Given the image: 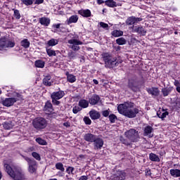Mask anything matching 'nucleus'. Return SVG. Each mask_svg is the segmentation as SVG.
Segmentation results:
<instances>
[{
  "label": "nucleus",
  "mask_w": 180,
  "mask_h": 180,
  "mask_svg": "<svg viewBox=\"0 0 180 180\" xmlns=\"http://www.w3.org/2000/svg\"><path fill=\"white\" fill-rule=\"evenodd\" d=\"M136 104L134 103L127 101L124 103L120 104L117 106V111L120 115L128 117V119H134L137 117V115L141 112L137 108H134Z\"/></svg>",
  "instance_id": "obj_1"
},
{
  "label": "nucleus",
  "mask_w": 180,
  "mask_h": 180,
  "mask_svg": "<svg viewBox=\"0 0 180 180\" xmlns=\"http://www.w3.org/2000/svg\"><path fill=\"white\" fill-rule=\"evenodd\" d=\"M4 167L6 172H7L8 175L13 178V179L27 180L25 174L16 170L15 167H12L9 164L4 163Z\"/></svg>",
  "instance_id": "obj_2"
},
{
  "label": "nucleus",
  "mask_w": 180,
  "mask_h": 180,
  "mask_svg": "<svg viewBox=\"0 0 180 180\" xmlns=\"http://www.w3.org/2000/svg\"><path fill=\"white\" fill-rule=\"evenodd\" d=\"M102 57L105 67L108 68H115V67H117L119 64L122 63V61L118 63L117 58L113 57L110 53H104L102 54Z\"/></svg>",
  "instance_id": "obj_3"
},
{
  "label": "nucleus",
  "mask_w": 180,
  "mask_h": 180,
  "mask_svg": "<svg viewBox=\"0 0 180 180\" xmlns=\"http://www.w3.org/2000/svg\"><path fill=\"white\" fill-rule=\"evenodd\" d=\"M48 124L49 122L46 118L43 117H37L34 118L32 121L33 127L35 128V129L37 130L38 131H40L41 130H44V129H46Z\"/></svg>",
  "instance_id": "obj_4"
},
{
  "label": "nucleus",
  "mask_w": 180,
  "mask_h": 180,
  "mask_svg": "<svg viewBox=\"0 0 180 180\" xmlns=\"http://www.w3.org/2000/svg\"><path fill=\"white\" fill-rule=\"evenodd\" d=\"M125 136L128 138L131 143H137L140 139V135L139 134V131L134 129H130L125 132Z\"/></svg>",
  "instance_id": "obj_5"
},
{
  "label": "nucleus",
  "mask_w": 180,
  "mask_h": 180,
  "mask_svg": "<svg viewBox=\"0 0 180 180\" xmlns=\"http://www.w3.org/2000/svg\"><path fill=\"white\" fill-rule=\"evenodd\" d=\"M24 160L28 164V172L30 174H36L37 171V162L34 159L30 158L29 157H24Z\"/></svg>",
  "instance_id": "obj_6"
},
{
  "label": "nucleus",
  "mask_w": 180,
  "mask_h": 180,
  "mask_svg": "<svg viewBox=\"0 0 180 180\" xmlns=\"http://www.w3.org/2000/svg\"><path fill=\"white\" fill-rule=\"evenodd\" d=\"M68 43L69 44H72L70 46V49H72V50H73V51H78L79 50V49H81V47H79V46H82V44H84V42H82V41H79L77 39H72L68 40Z\"/></svg>",
  "instance_id": "obj_7"
},
{
  "label": "nucleus",
  "mask_w": 180,
  "mask_h": 180,
  "mask_svg": "<svg viewBox=\"0 0 180 180\" xmlns=\"http://www.w3.org/2000/svg\"><path fill=\"white\" fill-rule=\"evenodd\" d=\"M127 87L133 91V92H136L137 88H139V81H137V77H131L128 79Z\"/></svg>",
  "instance_id": "obj_8"
},
{
  "label": "nucleus",
  "mask_w": 180,
  "mask_h": 180,
  "mask_svg": "<svg viewBox=\"0 0 180 180\" xmlns=\"http://www.w3.org/2000/svg\"><path fill=\"white\" fill-rule=\"evenodd\" d=\"M43 111L45 112L46 115H53V112H54V108H53V104L51 103V101L50 100L46 101L45 105L43 107Z\"/></svg>",
  "instance_id": "obj_9"
},
{
  "label": "nucleus",
  "mask_w": 180,
  "mask_h": 180,
  "mask_svg": "<svg viewBox=\"0 0 180 180\" xmlns=\"http://www.w3.org/2000/svg\"><path fill=\"white\" fill-rule=\"evenodd\" d=\"M65 95V93L64 92V91H63L60 88H58V91H53L51 94V98L60 100V99H63V98H64Z\"/></svg>",
  "instance_id": "obj_10"
},
{
  "label": "nucleus",
  "mask_w": 180,
  "mask_h": 180,
  "mask_svg": "<svg viewBox=\"0 0 180 180\" xmlns=\"http://www.w3.org/2000/svg\"><path fill=\"white\" fill-rule=\"evenodd\" d=\"M94 150H102L103 147V139L101 138H95L94 141H93Z\"/></svg>",
  "instance_id": "obj_11"
},
{
  "label": "nucleus",
  "mask_w": 180,
  "mask_h": 180,
  "mask_svg": "<svg viewBox=\"0 0 180 180\" xmlns=\"http://www.w3.org/2000/svg\"><path fill=\"white\" fill-rule=\"evenodd\" d=\"M16 98H6L3 101V105L6 106V108H10V106H13L16 103Z\"/></svg>",
  "instance_id": "obj_12"
},
{
  "label": "nucleus",
  "mask_w": 180,
  "mask_h": 180,
  "mask_svg": "<svg viewBox=\"0 0 180 180\" xmlns=\"http://www.w3.org/2000/svg\"><path fill=\"white\" fill-rule=\"evenodd\" d=\"M101 101V97L98 94H93L89 98V103L91 105H98L99 103V101Z\"/></svg>",
  "instance_id": "obj_13"
},
{
  "label": "nucleus",
  "mask_w": 180,
  "mask_h": 180,
  "mask_svg": "<svg viewBox=\"0 0 180 180\" xmlns=\"http://www.w3.org/2000/svg\"><path fill=\"white\" fill-rule=\"evenodd\" d=\"M34 0H21L22 4L26 6H29L30 5H33V1ZM44 2V0H35L34 5H41Z\"/></svg>",
  "instance_id": "obj_14"
},
{
  "label": "nucleus",
  "mask_w": 180,
  "mask_h": 180,
  "mask_svg": "<svg viewBox=\"0 0 180 180\" xmlns=\"http://www.w3.org/2000/svg\"><path fill=\"white\" fill-rule=\"evenodd\" d=\"M146 91L152 96H160V89L158 87L146 88Z\"/></svg>",
  "instance_id": "obj_15"
},
{
  "label": "nucleus",
  "mask_w": 180,
  "mask_h": 180,
  "mask_svg": "<svg viewBox=\"0 0 180 180\" xmlns=\"http://www.w3.org/2000/svg\"><path fill=\"white\" fill-rule=\"evenodd\" d=\"M153 131H154V129L153 128V127L148 125L144 128L143 136H148L149 139H151L154 136L153 134L151 135V133H153Z\"/></svg>",
  "instance_id": "obj_16"
},
{
  "label": "nucleus",
  "mask_w": 180,
  "mask_h": 180,
  "mask_svg": "<svg viewBox=\"0 0 180 180\" xmlns=\"http://www.w3.org/2000/svg\"><path fill=\"white\" fill-rule=\"evenodd\" d=\"M78 14L83 18H91L92 16V13L89 9H81L78 11Z\"/></svg>",
  "instance_id": "obj_17"
},
{
  "label": "nucleus",
  "mask_w": 180,
  "mask_h": 180,
  "mask_svg": "<svg viewBox=\"0 0 180 180\" xmlns=\"http://www.w3.org/2000/svg\"><path fill=\"white\" fill-rule=\"evenodd\" d=\"M89 114L91 120H98V119H101V113L96 110H90Z\"/></svg>",
  "instance_id": "obj_18"
},
{
  "label": "nucleus",
  "mask_w": 180,
  "mask_h": 180,
  "mask_svg": "<svg viewBox=\"0 0 180 180\" xmlns=\"http://www.w3.org/2000/svg\"><path fill=\"white\" fill-rule=\"evenodd\" d=\"M83 139L84 140H85V141H88L89 143H94L95 139H96V135L91 133H87L84 135Z\"/></svg>",
  "instance_id": "obj_19"
},
{
  "label": "nucleus",
  "mask_w": 180,
  "mask_h": 180,
  "mask_svg": "<svg viewBox=\"0 0 180 180\" xmlns=\"http://www.w3.org/2000/svg\"><path fill=\"white\" fill-rule=\"evenodd\" d=\"M46 54L49 56V57H56L57 56V53H60V51H54L53 48H49L48 46L45 47Z\"/></svg>",
  "instance_id": "obj_20"
},
{
  "label": "nucleus",
  "mask_w": 180,
  "mask_h": 180,
  "mask_svg": "<svg viewBox=\"0 0 180 180\" xmlns=\"http://www.w3.org/2000/svg\"><path fill=\"white\" fill-rule=\"evenodd\" d=\"M42 82L45 86H51L53 85V82L51 81V75H47L46 76H44Z\"/></svg>",
  "instance_id": "obj_21"
},
{
  "label": "nucleus",
  "mask_w": 180,
  "mask_h": 180,
  "mask_svg": "<svg viewBox=\"0 0 180 180\" xmlns=\"http://www.w3.org/2000/svg\"><path fill=\"white\" fill-rule=\"evenodd\" d=\"M134 31L135 33H138V34H140V36H146V33H147V31H146V29H144L142 26H135L134 28Z\"/></svg>",
  "instance_id": "obj_22"
},
{
  "label": "nucleus",
  "mask_w": 180,
  "mask_h": 180,
  "mask_svg": "<svg viewBox=\"0 0 180 180\" xmlns=\"http://www.w3.org/2000/svg\"><path fill=\"white\" fill-rule=\"evenodd\" d=\"M169 115V112L167 111V110L162 108V112L160 110L157 112V116L159 117V119H162V120H164L165 117H167Z\"/></svg>",
  "instance_id": "obj_23"
},
{
  "label": "nucleus",
  "mask_w": 180,
  "mask_h": 180,
  "mask_svg": "<svg viewBox=\"0 0 180 180\" xmlns=\"http://www.w3.org/2000/svg\"><path fill=\"white\" fill-rule=\"evenodd\" d=\"M51 20L50 18L46 17H41L39 19V22L42 26H49L50 25Z\"/></svg>",
  "instance_id": "obj_24"
},
{
  "label": "nucleus",
  "mask_w": 180,
  "mask_h": 180,
  "mask_svg": "<svg viewBox=\"0 0 180 180\" xmlns=\"http://www.w3.org/2000/svg\"><path fill=\"white\" fill-rule=\"evenodd\" d=\"M65 75L67 77L68 82H70V84H74V82L77 81V77L74 75L70 74V72H66Z\"/></svg>",
  "instance_id": "obj_25"
},
{
  "label": "nucleus",
  "mask_w": 180,
  "mask_h": 180,
  "mask_svg": "<svg viewBox=\"0 0 180 180\" xmlns=\"http://www.w3.org/2000/svg\"><path fill=\"white\" fill-rule=\"evenodd\" d=\"M6 43H8V38L5 37L0 38V51L6 49Z\"/></svg>",
  "instance_id": "obj_26"
},
{
  "label": "nucleus",
  "mask_w": 180,
  "mask_h": 180,
  "mask_svg": "<svg viewBox=\"0 0 180 180\" xmlns=\"http://www.w3.org/2000/svg\"><path fill=\"white\" fill-rule=\"evenodd\" d=\"M57 44H58V40L53 38L47 41L46 47H54V46H57Z\"/></svg>",
  "instance_id": "obj_27"
},
{
  "label": "nucleus",
  "mask_w": 180,
  "mask_h": 180,
  "mask_svg": "<svg viewBox=\"0 0 180 180\" xmlns=\"http://www.w3.org/2000/svg\"><path fill=\"white\" fill-rule=\"evenodd\" d=\"M79 106L82 108V109H86V108L89 106V101L85 99H81L79 101Z\"/></svg>",
  "instance_id": "obj_28"
},
{
  "label": "nucleus",
  "mask_w": 180,
  "mask_h": 180,
  "mask_svg": "<svg viewBox=\"0 0 180 180\" xmlns=\"http://www.w3.org/2000/svg\"><path fill=\"white\" fill-rule=\"evenodd\" d=\"M149 160L153 162H160V161H161L160 157H158L157 154L153 153L149 154Z\"/></svg>",
  "instance_id": "obj_29"
},
{
  "label": "nucleus",
  "mask_w": 180,
  "mask_h": 180,
  "mask_svg": "<svg viewBox=\"0 0 180 180\" xmlns=\"http://www.w3.org/2000/svg\"><path fill=\"white\" fill-rule=\"evenodd\" d=\"M170 175L174 176V178H179L180 176V169H171Z\"/></svg>",
  "instance_id": "obj_30"
},
{
  "label": "nucleus",
  "mask_w": 180,
  "mask_h": 180,
  "mask_svg": "<svg viewBox=\"0 0 180 180\" xmlns=\"http://www.w3.org/2000/svg\"><path fill=\"white\" fill-rule=\"evenodd\" d=\"M46 63L42 60H37L34 62V65L37 68H44Z\"/></svg>",
  "instance_id": "obj_31"
},
{
  "label": "nucleus",
  "mask_w": 180,
  "mask_h": 180,
  "mask_svg": "<svg viewBox=\"0 0 180 180\" xmlns=\"http://www.w3.org/2000/svg\"><path fill=\"white\" fill-rule=\"evenodd\" d=\"M20 44L24 49H29L30 47V41L27 39H22L20 41Z\"/></svg>",
  "instance_id": "obj_32"
},
{
  "label": "nucleus",
  "mask_w": 180,
  "mask_h": 180,
  "mask_svg": "<svg viewBox=\"0 0 180 180\" xmlns=\"http://www.w3.org/2000/svg\"><path fill=\"white\" fill-rule=\"evenodd\" d=\"M105 4L109 8H116V6H117L116 1H114L113 0H106Z\"/></svg>",
  "instance_id": "obj_33"
},
{
  "label": "nucleus",
  "mask_w": 180,
  "mask_h": 180,
  "mask_svg": "<svg viewBox=\"0 0 180 180\" xmlns=\"http://www.w3.org/2000/svg\"><path fill=\"white\" fill-rule=\"evenodd\" d=\"M171 92H172V87H169V88H163L162 89V94L163 95V96H168V95H169V94H171Z\"/></svg>",
  "instance_id": "obj_34"
},
{
  "label": "nucleus",
  "mask_w": 180,
  "mask_h": 180,
  "mask_svg": "<svg viewBox=\"0 0 180 180\" xmlns=\"http://www.w3.org/2000/svg\"><path fill=\"white\" fill-rule=\"evenodd\" d=\"M112 36L114 37H120V36H123V31L122 30H114L111 32Z\"/></svg>",
  "instance_id": "obj_35"
},
{
  "label": "nucleus",
  "mask_w": 180,
  "mask_h": 180,
  "mask_svg": "<svg viewBox=\"0 0 180 180\" xmlns=\"http://www.w3.org/2000/svg\"><path fill=\"white\" fill-rule=\"evenodd\" d=\"M15 41L7 39V42H6V49H12L15 46Z\"/></svg>",
  "instance_id": "obj_36"
},
{
  "label": "nucleus",
  "mask_w": 180,
  "mask_h": 180,
  "mask_svg": "<svg viewBox=\"0 0 180 180\" xmlns=\"http://www.w3.org/2000/svg\"><path fill=\"white\" fill-rule=\"evenodd\" d=\"M136 23L134 16L129 17L126 20V25L127 26H131V25H134Z\"/></svg>",
  "instance_id": "obj_37"
},
{
  "label": "nucleus",
  "mask_w": 180,
  "mask_h": 180,
  "mask_svg": "<svg viewBox=\"0 0 180 180\" xmlns=\"http://www.w3.org/2000/svg\"><path fill=\"white\" fill-rule=\"evenodd\" d=\"M78 22V15H74L69 18L68 25L71 23H77Z\"/></svg>",
  "instance_id": "obj_38"
},
{
  "label": "nucleus",
  "mask_w": 180,
  "mask_h": 180,
  "mask_svg": "<svg viewBox=\"0 0 180 180\" xmlns=\"http://www.w3.org/2000/svg\"><path fill=\"white\" fill-rule=\"evenodd\" d=\"M116 43L118 44V46H124V44L127 43V41H126V39L124 37H120L116 39Z\"/></svg>",
  "instance_id": "obj_39"
},
{
  "label": "nucleus",
  "mask_w": 180,
  "mask_h": 180,
  "mask_svg": "<svg viewBox=\"0 0 180 180\" xmlns=\"http://www.w3.org/2000/svg\"><path fill=\"white\" fill-rule=\"evenodd\" d=\"M56 169L61 171V172H64L65 171V168H64V165L62 162H57L55 165Z\"/></svg>",
  "instance_id": "obj_40"
},
{
  "label": "nucleus",
  "mask_w": 180,
  "mask_h": 180,
  "mask_svg": "<svg viewBox=\"0 0 180 180\" xmlns=\"http://www.w3.org/2000/svg\"><path fill=\"white\" fill-rule=\"evenodd\" d=\"M108 119L110 120V122L113 124L116 122V120H117V116H116V115L115 114H110L108 116Z\"/></svg>",
  "instance_id": "obj_41"
},
{
  "label": "nucleus",
  "mask_w": 180,
  "mask_h": 180,
  "mask_svg": "<svg viewBox=\"0 0 180 180\" xmlns=\"http://www.w3.org/2000/svg\"><path fill=\"white\" fill-rule=\"evenodd\" d=\"M14 13H13V16L14 18H15V19H17V20H19V19H20L21 15H20V12H19V10L18 9H13Z\"/></svg>",
  "instance_id": "obj_42"
},
{
  "label": "nucleus",
  "mask_w": 180,
  "mask_h": 180,
  "mask_svg": "<svg viewBox=\"0 0 180 180\" xmlns=\"http://www.w3.org/2000/svg\"><path fill=\"white\" fill-rule=\"evenodd\" d=\"M3 127L6 130H11V129H13V127L12 126V122H4Z\"/></svg>",
  "instance_id": "obj_43"
},
{
  "label": "nucleus",
  "mask_w": 180,
  "mask_h": 180,
  "mask_svg": "<svg viewBox=\"0 0 180 180\" xmlns=\"http://www.w3.org/2000/svg\"><path fill=\"white\" fill-rule=\"evenodd\" d=\"M36 141L38 144H40V146H47V142L41 138H37Z\"/></svg>",
  "instance_id": "obj_44"
},
{
  "label": "nucleus",
  "mask_w": 180,
  "mask_h": 180,
  "mask_svg": "<svg viewBox=\"0 0 180 180\" xmlns=\"http://www.w3.org/2000/svg\"><path fill=\"white\" fill-rule=\"evenodd\" d=\"M32 155L33 158H35V160H37V161H41V158L40 157V154L37 153V152H32Z\"/></svg>",
  "instance_id": "obj_45"
},
{
  "label": "nucleus",
  "mask_w": 180,
  "mask_h": 180,
  "mask_svg": "<svg viewBox=\"0 0 180 180\" xmlns=\"http://www.w3.org/2000/svg\"><path fill=\"white\" fill-rule=\"evenodd\" d=\"M68 57L70 58V60H72L77 57V53L74 51H70L68 53Z\"/></svg>",
  "instance_id": "obj_46"
},
{
  "label": "nucleus",
  "mask_w": 180,
  "mask_h": 180,
  "mask_svg": "<svg viewBox=\"0 0 180 180\" xmlns=\"http://www.w3.org/2000/svg\"><path fill=\"white\" fill-rule=\"evenodd\" d=\"M82 110V108H81L80 107L78 106H75L72 108V112L75 115H77V113H78V112H81Z\"/></svg>",
  "instance_id": "obj_47"
},
{
  "label": "nucleus",
  "mask_w": 180,
  "mask_h": 180,
  "mask_svg": "<svg viewBox=\"0 0 180 180\" xmlns=\"http://www.w3.org/2000/svg\"><path fill=\"white\" fill-rule=\"evenodd\" d=\"M85 124H88L90 125L92 124V121L91 120V119L89 118V117H84L83 119Z\"/></svg>",
  "instance_id": "obj_48"
},
{
  "label": "nucleus",
  "mask_w": 180,
  "mask_h": 180,
  "mask_svg": "<svg viewBox=\"0 0 180 180\" xmlns=\"http://www.w3.org/2000/svg\"><path fill=\"white\" fill-rule=\"evenodd\" d=\"M74 167H71V166H69L67 169H66V172L67 174H68L69 175H71L73 174L74 173Z\"/></svg>",
  "instance_id": "obj_49"
},
{
  "label": "nucleus",
  "mask_w": 180,
  "mask_h": 180,
  "mask_svg": "<svg viewBox=\"0 0 180 180\" xmlns=\"http://www.w3.org/2000/svg\"><path fill=\"white\" fill-rule=\"evenodd\" d=\"M52 99V103L53 105H54L55 106H60V103H61V102L57 99V98H51Z\"/></svg>",
  "instance_id": "obj_50"
},
{
  "label": "nucleus",
  "mask_w": 180,
  "mask_h": 180,
  "mask_svg": "<svg viewBox=\"0 0 180 180\" xmlns=\"http://www.w3.org/2000/svg\"><path fill=\"white\" fill-rule=\"evenodd\" d=\"M15 96H16V98H15L16 102H18V101H25L22 94H20L19 93H15Z\"/></svg>",
  "instance_id": "obj_51"
},
{
  "label": "nucleus",
  "mask_w": 180,
  "mask_h": 180,
  "mask_svg": "<svg viewBox=\"0 0 180 180\" xmlns=\"http://www.w3.org/2000/svg\"><path fill=\"white\" fill-rule=\"evenodd\" d=\"M110 109L102 111V115L104 117H109L110 116Z\"/></svg>",
  "instance_id": "obj_52"
},
{
  "label": "nucleus",
  "mask_w": 180,
  "mask_h": 180,
  "mask_svg": "<svg viewBox=\"0 0 180 180\" xmlns=\"http://www.w3.org/2000/svg\"><path fill=\"white\" fill-rule=\"evenodd\" d=\"M99 25L101 27H103V29H106L107 30H109V25H108L106 22H100Z\"/></svg>",
  "instance_id": "obj_53"
},
{
  "label": "nucleus",
  "mask_w": 180,
  "mask_h": 180,
  "mask_svg": "<svg viewBox=\"0 0 180 180\" xmlns=\"http://www.w3.org/2000/svg\"><path fill=\"white\" fill-rule=\"evenodd\" d=\"M60 33H65L67 32V28L64 26L60 25V28H59V30H58Z\"/></svg>",
  "instance_id": "obj_54"
},
{
  "label": "nucleus",
  "mask_w": 180,
  "mask_h": 180,
  "mask_svg": "<svg viewBox=\"0 0 180 180\" xmlns=\"http://www.w3.org/2000/svg\"><path fill=\"white\" fill-rule=\"evenodd\" d=\"M121 141L122 144H124L125 146H131V143L129 142L127 139H122Z\"/></svg>",
  "instance_id": "obj_55"
},
{
  "label": "nucleus",
  "mask_w": 180,
  "mask_h": 180,
  "mask_svg": "<svg viewBox=\"0 0 180 180\" xmlns=\"http://www.w3.org/2000/svg\"><path fill=\"white\" fill-rule=\"evenodd\" d=\"M52 27H53L54 29H60L61 27V23L53 24L52 25Z\"/></svg>",
  "instance_id": "obj_56"
},
{
  "label": "nucleus",
  "mask_w": 180,
  "mask_h": 180,
  "mask_svg": "<svg viewBox=\"0 0 180 180\" xmlns=\"http://www.w3.org/2000/svg\"><path fill=\"white\" fill-rule=\"evenodd\" d=\"M117 179H118V180L124 179V175H123V174H120L119 176H117Z\"/></svg>",
  "instance_id": "obj_57"
},
{
  "label": "nucleus",
  "mask_w": 180,
  "mask_h": 180,
  "mask_svg": "<svg viewBox=\"0 0 180 180\" xmlns=\"http://www.w3.org/2000/svg\"><path fill=\"white\" fill-rule=\"evenodd\" d=\"M63 126L65 127H71V124L69 122H66L63 123Z\"/></svg>",
  "instance_id": "obj_58"
},
{
  "label": "nucleus",
  "mask_w": 180,
  "mask_h": 180,
  "mask_svg": "<svg viewBox=\"0 0 180 180\" xmlns=\"http://www.w3.org/2000/svg\"><path fill=\"white\" fill-rule=\"evenodd\" d=\"M78 180H88V176H81Z\"/></svg>",
  "instance_id": "obj_59"
},
{
  "label": "nucleus",
  "mask_w": 180,
  "mask_h": 180,
  "mask_svg": "<svg viewBox=\"0 0 180 180\" xmlns=\"http://www.w3.org/2000/svg\"><path fill=\"white\" fill-rule=\"evenodd\" d=\"M134 19H135V23H138V22H141V20H143V18H141L134 17Z\"/></svg>",
  "instance_id": "obj_60"
},
{
  "label": "nucleus",
  "mask_w": 180,
  "mask_h": 180,
  "mask_svg": "<svg viewBox=\"0 0 180 180\" xmlns=\"http://www.w3.org/2000/svg\"><path fill=\"white\" fill-rule=\"evenodd\" d=\"M174 108H180V102L179 101H176Z\"/></svg>",
  "instance_id": "obj_61"
},
{
  "label": "nucleus",
  "mask_w": 180,
  "mask_h": 180,
  "mask_svg": "<svg viewBox=\"0 0 180 180\" xmlns=\"http://www.w3.org/2000/svg\"><path fill=\"white\" fill-rule=\"evenodd\" d=\"M98 5H102V4H105L103 0H97Z\"/></svg>",
  "instance_id": "obj_62"
},
{
  "label": "nucleus",
  "mask_w": 180,
  "mask_h": 180,
  "mask_svg": "<svg viewBox=\"0 0 180 180\" xmlns=\"http://www.w3.org/2000/svg\"><path fill=\"white\" fill-rule=\"evenodd\" d=\"M174 85H175V86H179V81H178V80H175L174 81Z\"/></svg>",
  "instance_id": "obj_63"
},
{
  "label": "nucleus",
  "mask_w": 180,
  "mask_h": 180,
  "mask_svg": "<svg viewBox=\"0 0 180 180\" xmlns=\"http://www.w3.org/2000/svg\"><path fill=\"white\" fill-rule=\"evenodd\" d=\"M93 82L94 84H95V85H98L99 84V82L96 79H93Z\"/></svg>",
  "instance_id": "obj_64"
}]
</instances>
